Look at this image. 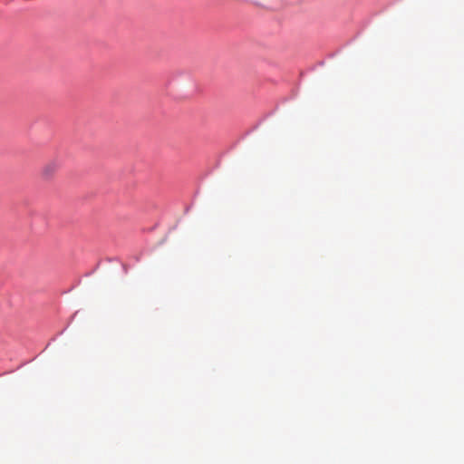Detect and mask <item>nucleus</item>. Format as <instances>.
Listing matches in <instances>:
<instances>
[{"mask_svg":"<svg viewBox=\"0 0 464 464\" xmlns=\"http://www.w3.org/2000/svg\"><path fill=\"white\" fill-rule=\"evenodd\" d=\"M59 168L60 162L58 160H50L42 168L41 176L44 179H50L54 176Z\"/></svg>","mask_w":464,"mask_h":464,"instance_id":"obj_1","label":"nucleus"},{"mask_svg":"<svg viewBox=\"0 0 464 464\" xmlns=\"http://www.w3.org/2000/svg\"><path fill=\"white\" fill-rule=\"evenodd\" d=\"M256 6L266 9H276L281 6V0H249Z\"/></svg>","mask_w":464,"mask_h":464,"instance_id":"obj_2","label":"nucleus"}]
</instances>
